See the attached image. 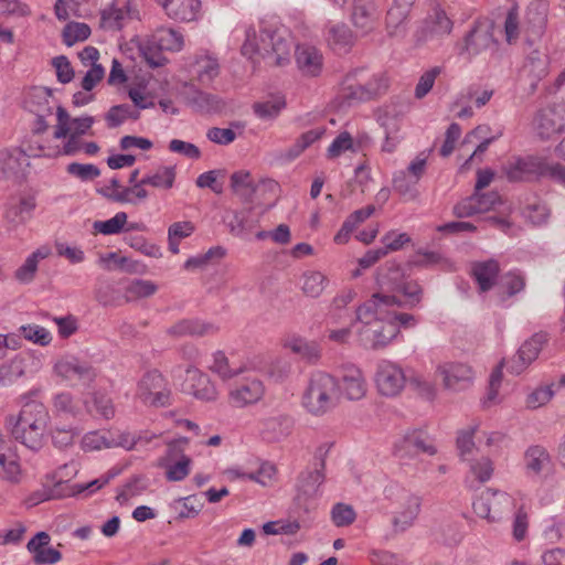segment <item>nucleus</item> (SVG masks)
<instances>
[{"label": "nucleus", "instance_id": "nucleus-49", "mask_svg": "<svg viewBox=\"0 0 565 565\" xmlns=\"http://www.w3.org/2000/svg\"><path fill=\"white\" fill-rule=\"evenodd\" d=\"M210 369L223 380L232 379L245 371V367L242 365L232 366L227 356L222 351H217L213 354V363Z\"/></svg>", "mask_w": 565, "mask_h": 565}, {"label": "nucleus", "instance_id": "nucleus-57", "mask_svg": "<svg viewBox=\"0 0 565 565\" xmlns=\"http://www.w3.org/2000/svg\"><path fill=\"white\" fill-rule=\"evenodd\" d=\"M282 102L278 98L257 102L253 105L254 114L262 120H273L280 114Z\"/></svg>", "mask_w": 565, "mask_h": 565}, {"label": "nucleus", "instance_id": "nucleus-44", "mask_svg": "<svg viewBox=\"0 0 565 565\" xmlns=\"http://www.w3.org/2000/svg\"><path fill=\"white\" fill-rule=\"evenodd\" d=\"M231 188L242 200L246 202L253 201L255 183L248 171L239 170L234 172L231 175Z\"/></svg>", "mask_w": 565, "mask_h": 565}, {"label": "nucleus", "instance_id": "nucleus-63", "mask_svg": "<svg viewBox=\"0 0 565 565\" xmlns=\"http://www.w3.org/2000/svg\"><path fill=\"white\" fill-rule=\"evenodd\" d=\"M66 171L82 181H92L100 175V170L92 163L72 162L66 167Z\"/></svg>", "mask_w": 565, "mask_h": 565}, {"label": "nucleus", "instance_id": "nucleus-60", "mask_svg": "<svg viewBox=\"0 0 565 565\" xmlns=\"http://www.w3.org/2000/svg\"><path fill=\"white\" fill-rule=\"evenodd\" d=\"M78 435L79 430L75 427H56L51 431L52 443L60 449L71 447Z\"/></svg>", "mask_w": 565, "mask_h": 565}, {"label": "nucleus", "instance_id": "nucleus-32", "mask_svg": "<svg viewBox=\"0 0 565 565\" xmlns=\"http://www.w3.org/2000/svg\"><path fill=\"white\" fill-rule=\"evenodd\" d=\"M35 209V200L33 196H22L19 201H10L7 204L4 211L6 221L17 226L26 222L31 217L33 210Z\"/></svg>", "mask_w": 565, "mask_h": 565}, {"label": "nucleus", "instance_id": "nucleus-1", "mask_svg": "<svg viewBox=\"0 0 565 565\" xmlns=\"http://www.w3.org/2000/svg\"><path fill=\"white\" fill-rule=\"evenodd\" d=\"M391 303V298H381L380 294H374L356 308L355 321L361 324L358 338L365 349L381 350L397 337V324L387 317Z\"/></svg>", "mask_w": 565, "mask_h": 565}, {"label": "nucleus", "instance_id": "nucleus-21", "mask_svg": "<svg viewBox=\"0 0 565 565\" xmlns=\"http://www.w3.org/2000/svg\"><path fill=\"white\" fill-rule=\"evenodd\" d=\"M454 22L446 14V12L439 8H436L434 12L425 20L418 40L429 41L435 38H441L451 33Z\"/></svg>", "mask_w": 565, "mask_h": 565}, {"label": "nucleus", "instance_id": "nucleus-41", "mask_svg": "<svg viewBox=\"0 0 565 565\" xmlns=\"http://www.w3.org/2000/svg\"><path fill=\"white\" fill-rule=\"evenodd\" d=\"M524 461L529 471L539 475L550 465L551 456L543 446L533 445L525 450Z\"/></svg>", "mask_w": 565, "mask_h": 565}, {"label": "nucleus", "instance_id": "nucleus-14", "mask_svg": "<svg viewBox=\"0 0 565 565\" xmlns=\"http://www.w3.org/2000/svg\"><path fill=\"white\" fill-rule=\"evenodd\" d=\"M158 466L166 470V479L172 482L184 480L191 472L192 459L184 454L180 445L169 444Z\"/></svg>", "mask_w": 565, "mask_h": 565}, {"label": "nucleus", "instance_id": "nucleus-6", "mask_svg": "<svg viewBox=\"0 0 565 565\" xmlns=\"http://www.w3.org/2000/svg\"><path fill=\"white\" fill-rule=\"evenodd\" d=\"M324 479L323 462L320 463L319 468L302 471L295 484L294 509H299L305 514H309L316 508V500L321 495V486Z\"/></svg>", "mask_w": 565, "mask_h": 565}, {"label": "nucleus", "instance_id": "nucleus-8", "mask_svg": "<svg viewBox=\"0 0 565 565\" xmlns=\"http://www.w3.org/2000/svg\"><path fill=\"white\" fill-rule=\"evenodd\" d=\"M394 493L398 494L401 502L398 509L393 514L392 527L395 533H403L415 524L420 513L422 498L399 488L398 486L392 484L385 488V494L387 498Z\"/></svg>", "mask_w": 565, "mask_h": 565}, {"label": "nucleus", "instance_id": "nucleus-11", "mask_svg": "<svg viewBox=\"0 0 565 565\" xmlns=\"http://www.w3.org/2000/svg\"><path fill=\"white\" fill-rule=\"evenodd\" d=\"M420 452L429 456L437 452L433 439L423 430L407 431L394 444V455L403 465H407Z\"/></svg>", "mask_w": 565, "mask_h": 565}, {"label": "nucleus", "instance_id": "nucleus-26", "mask_svg": "<svg viewBox=\"0 0 565 565\" xmlns=\"http://www.w3.org/2000/svg\"><path fill=\"white\" fill-rule=\"evenodd\" d=\"M352 22L362 33L374 28L377 18L376 6L373 0H353Z\"/></svg>", "mask_w": 565, "mask_h": 565}, {"label": "nucleus", "instance_id": "nucleus-18", "mask_svg": "<svg viewBox=\"0 0 565 565\" xmlns=\"http://www.w3.org/2000/svg\"><path fill=\"white\" fill-rule=\"evenodd\" d=\"M166 15L178 22L198 21L201 15V0H153Z\"/></svg>", "mask_w": 565, "mask_h": 565}, {"label": "nucleus", "instance_id": "nucleus-45", "mask_svg": "<svg viewBox=\"0 0 565 565\" xmlns=\"http://www.w3.org/2000/svg\"><path fill=\"white\" fill-rule=\"evenodd\" d=\"M68 497L65 489V481H56L53 487H42L32 492L25 503L28 507H35L44 501Z\"/></svg>", "mask_w": 565, "mask_h": 565}, {"label": "nucleus", "instance_id": "nucleus-42", "mask_svg": "<svg viewBox=\"0 0 565 565\" xmlns=\"http://www.w3.org/2000/svg\"><path fill=\"white\" fill-rule=\"evenodd\" d=\"M118 473V470L111 469L107 471L105 475L100 476L99 478L87 483L70 484L67 481H65L66 493H68V497L79 495L84 492H88V494H92L97 490L102 489L103 487H105Z\"/></svg>", "mask_w": 565, "mask_h": 565}, {"label": "nucleus", "instance_id": "nucleus-22", "mask_svg": "<svg viewBox=\"0 0 565 565\" xmlns=\"http://www.w3.org/2000/svg\"><path fill=\"white\" fill-rule=\"evenodd\" d=\"M264 395V386L260 381L250 380L235 388L228 394L230 404L237 408H243L257 403Z\"/></svg>", "mask_w": 565, "mask_h": 565}, {"label": "nucleus", "instance_id": "nucleus-24", "mask_svg": "<svg viewBox=\"0 0 565 565\" xmlns=\"http://www.w3.org/2000/svg\"><path fill=\"white\" fill-rule=\"evenodd\" d=\"M340 391H342L348 399H361L366 393V383L362 371L356 366L345 367L339 382Z\"/></svg>", "mask_w": 565, "mask_h": 565}, {"label": "nucleus", "instance_id": "nucleus-61", "mask_svg": "<svg viewBox=\"0 0 565 565\" xmlns=\"http://www.w3.org/2000/svg\"><path fill=\"white\" fill-rule=\"evenodd\" d=\"M355 511L349 504L337 503L331 510V520L334 525L339 527L352 524L355 521Z\"/></svg>", "mask_w": 565, "mask_h": 565}, {"label": "nucleus", "instance_id": "nucleus-15", "mask_svg": "<svg viewBox=\"0 0 565 565\" xmlns=\"http://www.w3.org/2000/svg\"><path fill=\"white\" fill-rule=\"evenodd\" d=\"M245 41L242 45V54L252 57L254 54L268 55L278 51V45L281 41L277 30H269L265 26L263 21L262 38L257 41L256 31L253 26L245 30Z\"/></svg>", "mask_w": 565, "mask_h": 565}, {"label": "nucleus", "instance_id": "nucleus-55", "mask_svg": "<svg viewBox=\"0 0 565 565\" xmlns=\"http://www.w3.org/2000/svg\"><path fill=\"white\" fill-rule=\"evenodd\" d=\"M126 223L127 214L125 212H118L109 220L95 221L93 228L104 235H114L120 233Z\"/></svg>", "mask_w": 565, "mask_h": 565}, {"label": "nucleus", "instance_id": "nucleus-3", "mask_svg": "<svg viewBox=\"0 0 565 565\" xmlns=\"http://www.w3.org/2000/svg\"><path fill=\"white\" fill-rule=\"evenodd\" d=\"M502 170L511 182L548 177L565 184V167L559 163H548L536 157H518L507 161Z\"/></svg>", "mask_w": 565, "mask_h": 565}, {"label": "nucleus", "instance_id": "nucleus-62", "mask_svg": "<svg viewBox=\"0 0 565 565\" xmlns=\"http://www.w3.org/2000/svg\"><path fill=\"white\" fill-rule=\"evenodd\" d=\"M441 73L440 66H434L423 73L415 87V97L418 99L424 98L433 88L437 76Z\"/></svg>", "mask_w": 565, "mask_h": 565}, {"label": "nucleus", "instance_id": "nucleus-31", "mask_svg": "<svg viewBox=\"0 0 565 565\" xmlns=\"http://www.w3.org/2000/svg\"><path fill=\"white\" fill-rule=\"evenodd\" d=\"M499 270V263L495 259H488L473 263L471 273L479 289L484 292L490 290L495 284Z\"/></svg>", "mask_w": 565, "mask_h": 565}, {"label": "nucleus", "instance_id": "nucleus-4", "mask_svg": "<svg viewBox=\"0 0 565 565\" xmlns=\"http://www.w3.org/2000/svg\"><path fill=\"white\" fill-rule=\"evenodd\" d=\"M339 398V382L323 372L311 375L303 393L302 405L313 415H323L332 409Z\"/></svg>", "mask_w": 565, "mask_h": 565}, {"label": "nucleus", "instance_id": "nucleus-35", "mask_svg": "<svg viewBox=\"0 0 565 565\" xmlns=\"http://www.w3.org/2000/svg\"><path fill=\"white\" fill-rule=\"evenodd\" d=\"M467 462L469 463V473L466 477V483L469 488H475V481L484 483L491 479L494 468L489 457L471 458Z\"/></svg>", "mask_w": 565, "mask_h": 565}, {"label": "nucleus", "instance_id": "nucleus-13", "mask_svg": "<svg viewBox=\"0 0 565 565\" xmlns=\"http://www.w3.org/2000/svg\"><path fill=\"white\" fill-rule=\"evenodd\" d=\"M548 341L546 332H536L525 340L518 352L507 361V370L511 374H522L539 356L543 347Z\"/></svg>", "mask_w": 565, "mask_h": 565}, {"label": "nucleus", "instance_id": "nucleus-52", "mask_svg": "<svg viewBox=\"0 0 565 565\" xmlns=\"http://www.w3.org/2000/svg\"><path fill=\"white\" fill-rule=\"evenodd\" d=\"M157 285L150 280L134 279L126 287L125 296L127 300H136L150 297L157 291Z\"/></svg>", "mask_w": 565, "mask_h": 565}, {"label": "nucleus", "instance_id": "nucleus-51", "mask_svg": "<svg viewBox=\"0 0 565 565\" xmlns=\"http://www.w3.org/2000/svg\"><path fill=\"white\" fill-rule=\"evenodd\" d=\"M172 508L180 519H191L195 518L201 512L203 504L195 495H189L174 500Z\"/></svg>", "mask_w": 565, "mask_h": 565}, {"label": "nucleus", "instance_id": "nucleus-7", "mask_svg": "<svg viewBox=\"0 0 565 565\" xmlns=\"http://www.w3.org/2000/svg\"><path fill=\"white\" fill-rule=\"evenodd\" d=\"M136 398L149 407H167L171 405V388L163 375L152 370L145 373L137 383Z\"/></svg>", "mask_w": 565, "mask_h": 565}, {"label": "nucleus", "instance_id": "nucleus-29", "mask_svg": "<svg viewBox=\"0 0 565 565\" xmlns=\"http://www.w3.org/2000/svg\"><path fill=\"white\" fill-rule=\"evenodd\" d=\"M535 129L541 138H550L562 130L563 118L555 107H546L539 111L535 117Z\"/></svg>", "mask_w": 565, "mask_h": 565}, {"label": "nucleus", "instance_id": "nucleus-38", "mask_svg": "<svg viewBox=\"0 0 565 565\" xmlns=\"http://www.w3.org/2000/svg\"><path fill=\"white\" fill-rule=\"evenodd\" d=\"M151 43L159 50L163 51H181L184 40L181 33L171 28H160L151 36Z\"/></svg>", "mask_w": 565, "mask_h": 565}, {"label": "nucleus", "instance_id": "nucleus-23", "mask_svg": "<svg viewBox=\"0 0 565 565\" xmlns=\"http://www.w3.org/2000/svg\"><path fill=\"white\" fill-rule=\"evenodd\" d=\"M296 63L300 72L306 76H318L322 71L323 57L321 52L308 44L297 45Z\"/></svg>", "mask_w": 565, "mask_h": 565}, {"label": "nucleus", "instance_id": "nucleus-36", "mask_svg": "<svg viewBox=\"0 0 565 565\" xmlns=\"http://www.w3.org/2000/svg\"><path fill=\"white\" fill-rule=\"evenodd\" d=\"M175 178L177 168L174 166H160L156 170L147 173L141 179V183L156 189L170 190L174 185Z\"/></svg>", "mask_w": 565, "mask_h": 565}, {"label": "nucleus", "instance_id": "nucleus-5", "mask_svg": "<svg viewBox=\"0 0 565 565\" xmlns=\"http://www.w3.org/2000/svg\"><path fill=\"white\" fill-rule=\"evenodd\" d=\"M377 284L381 288L379 294L396 295L404 298V303L409 308L417 307L423 298V289L415 280H408L402 267L390 263L377 276Z\"/></svg>", "mask_w": 565, "mask_h": 565}, {"label": "nucleus", "instance_id": "nucleus-12", "mask_svg": "<svg viewBox=\"0 0 565 565\" xmlns=\"http://www.w3.org/2000/svg\"><path fill=\"white\" fill-rule=\"evenodd\" d=\"M377 391L387 397L397 396L406 383V375L403 369L388 360H381L376 365L374 375Z\"/></svg>", "mask_w": 565, "mask_h": 565}, {"label": "nucleus", "instance_id": "nucleus-46", "mask_svg": "<svg viewBox=\"0 0 565 565\" xmlns=\"http://www.w3.org/2000/svg\"><path fill=\"white\" fill-rule=\"evenodd\" d=\"M194 72L202 85H209L220 74V65L215 57L202 56L195 61Z\"/></svg>", "mask_w": 565, "mask_h": 565}, {"label": "nucleus", "instance_id": "nucleus-58", "mask_svg": "<svg viewBox=\"0 0 565 565\" xmlns=\"http://www.w3.org/2000/svg\"><path fill=\"white\" fill-rule=\"evenodd\" d=\"M349 81L350 77L347 78L338 96L340 105L343 107H351L364 102L362 89L359 88L358 84H351Z\"/></svg>", "mask_w": 565, "mask_h": 565}, {"label": "nucleus", "instance_id": "nucleus-20", "mask_svg": "<svg viewBox=\"0 0 565 565\" xmlns=\"http://www.w3.org/2000/svg\"><path fill=\"white\" fill-rule=\"evenodd\" d=\"M56 374L68 381H92L95 376L92 366L75 356H64L54 366Z\"/></svg>", "mask_w": 565, "mask_h": 565}, {"label": "nucleus", "instance_id": "nucleus-54", "mask_svg": "<svg viewBox=\"0 0 565 565\" xmlns=\"http://www.w3.org/2000/svg\"><path fill=\"white\" fill-rule=\"evenodd\" d=\"M250 213L249 210H243L232 215L227 226L233 235L242 236L254 227L256 221L250 218Z\"/></svg>", "mask_w": 565, "mask_h": 565}, {"label": "nucleus", "instance_id": "nucleus-34", "mask_svg": "<svg viewBox=\"0 0 565 565\" xmlns=\"http://www.w3.org/2000/svg\"><path fill=\"white\" fill-rule=\"evenodd\" d=\"M280 184L273 179H262L254 188L252 202L264 205L266 209L275 206L278 202Z\"/></svg>", "mask_w": 565, "mask_h": 565}, {"label": "nucleus", "instance_id": "nucleus-25", "mask_svg": "<svg viewBox=\"0 0 565 565\" xmlns=\"http://www.w3.org/2000/svg\"><path fill=\"white\" fill-rule=\"evenodd\" d=\"M218 328L211 323L199 319H183L171 326L167 333L175 337H204L216 333Z\"/></svg>", "mask_w": 565, "mask_h": 565}, {"label": "nucleus", "instance_id": "nucleus-48", "mask_svg": "<svg viewBox=\"0 0 565 565\" xmlns=\"http://www.w3.org/2000/svg\"><path fill=\"white\" fill-rule=\"evenodd\" d=\"M327 277L317 270H309L302 275V291L312 298L319 297L327 286Z\"/></svg>", "mask_w": 565, "mask_h": 565}, {"label": "nucleus", "instance_id": "nucleus-30", "mask_svg": "<svg viewBox=\"0 0 565 565\" xmlns=\"http://www.w3.org/2000/svg\"><path fill=\"white\" fill-rule=\"evenodd\" d=\"M28 166V156L20 149L0 152V175L3 178L17 177Z\"/></svg>", "mask_w": 565, "mask_h": 565}, {"label": "nucleus", "instance_id": "nucleus-10", "mask_svg": "<svg viewBox=\"0 0 565 565\" xmlns=\"http://www.w3.org/2000/svg\"><path fill=\"white\" fill-rule=\"evenodd\" d=\"M56 102L51 89L46 87H32L24 96V108L36 117L33 131L43 134L49 128L46 118L52 116Z\"/></svg>", "mask_w": 565, "mask_h": 565}, {"label": "nucleus", "instance_id": "nucleus-9", "mask_svg": "<svg viewBox=\"0 0 565 565\" xmlns=\"http://www.w3.org/2000/svg\"><path fill=\"white\" fill-rule=\"evenodd\" d=\"M472 507L478 516L497 522L513 509L514 499L507 492L487 489L473 501Z\"/></svg>", "mask_w": 565, "mask_h": 565}, {"label": "nucleus", "instance_id": "nucleus-53", "mask_svg": "<svg viewBox=\"0 0 565 565\" xmlns=\"http://www.w3.org/2000/svg\"><path fill=\"white\" fill-rule=\"evenodd\" d=\"M478 426L473 425L466 429H462L458 433L457 436V449L459 451V456L463 461H468L471 459V455L476 448L473 436L477 431Z\"/></svg>", "mask_w": 565, "mask_h": 565}, {"label": "nucleus", "instance_id": "nucleus-37", "mask_svg": "<svg viewBox=\"0 0 565 565\" xmlns=\"http://www.w3.org/2000/svg\"><path fill=\"white\" fill-rule=\"evenodd\" d=\"M411 1L404 3H396L387 11L386 28L392 36H402L405 33V22L408 17V8Z\"/></svg>", "mask_w": 565, "mask_h": 565}, {"label": "nucleus", "instance_id": "nucleus-64", "mask_svg": "<svg viewBox=\"0 0 565 565\" xmlns=\"http://www.w3.org/2000/svg\"><path fill=\"white\" fill-rule=\"evenodd\" d=\"M544 536L551 543L565 539V518L552 516L544 529Z\"/></svg>", "mask_w": 565, "mask_h": 565}, {"label": "nucleus", "instance_id": "nucleus-47", "mask_svg": "<svg viewBox=\"0 0 565 565\" xmlns=\"http://www.w3.org/2000/svg\"><path fill=\"white\" fill-rule=\"evenodd\" d=\"M140 111L128 104L113 106L105 115V120L109 128H116L127 119H138Z\"/></svg>", "mask_w": 565, "mask_h": 565}, {"label": "nucleus", "instance_id": "nucleus-39", "mask_svg": "<svg viewBox=\"0 0 565 565\" xmlns=\"http://www.w3.org/2000/svg\"><path fill=\"white\" fill-rule=\"evenodd\" d=\"M50 255L47 247H41L26 257L24 263L15 270L14 277L21 284H30L35 276L38 265L41 259Z\"/></svg>", "mask_w": 565, "mask_h": 565}, {"label": "nucleus", "instance_id": "nucleus-43", "mask_svg": "<svg viewBox=\"0 0 565 565\" xmlns=\"http://www.w3.org/2000/svg\"><path fill=\"white\" fill-rule=\"evenodd\" d=\"M0 479L11 484H18L22 480V469L18 458L7 454V450L0 454Z\"/></svg>", "mask_w": 565, "mask_h": 565}, {"label": "nucleus", "instance_id": "nucleus-50", "mask_svg": "<svg viewBox=\"0 0 565 565\" xmlns=\"http://www.w3.org/2000/svg\"><path fill=\"white\" fill-rule=\"evenodd\" d=\"M417 183L418 182H415V179L407 175L405 171H398L393 178L394 190L408 201L418 198V191L416 189Z\"/></svg>", "mask_w": 565, "mask_h": 565}, {"label": "nucleus", "instance_id": "nucleus-17", "mask_svg": "<svg viewBox=\"0 0 565 565\" xmlns=\"http://www.w3.org/2000/svg\"><path fill=\"white\" fill-rule=\"evenodd\" d=\"M492 40V34L488 29L475 23L462 41L456 44L457 54L470 61L487 50Z\"/></svg>", "mask_w": 565, "mask_h": 565}, {"label": "nucleus", "instance_id": "nucleus-28", "mask_svg": "<svg viewBox=\"0 0 565 565\" xmlns=\"http://www.w3.org/2000/svg\"><path fill=\"white\" fill-rule=\"evenodd\" d=\"M547 74V56L537 50L532 51L525 58L521 70V76L527 77L532 89L536 87Z\"/></svg>", "mask_w": 565, "mask_h": 565}, {"label": "nucleus", "instance_id": "nucleus-27", "mask_svg": "<svg viewBox=\"0 0 565 565\" xmlns=\"http://www.w3.org/2000/svg\"><path fill=\"white\" fill-rule=\"evenodd\" d=\"M130 18V2L125 1L119 6L118 1L113 2L100 13L102 26L106 30L119 31Z\"/></svg>", "mask_w": 565, "mask_h": 565}, {"label": "nucleus", "instance_id": "nucleus-56", "mask_svg": "<svg viewBox=\"0 0 565 565\" xmlns=\"http://www.w3.org/2000/svg\"><path fill=\"white\" fill-rule=\"evenodd\" d=\"M90 35V28L86 23L71 22L63 30V42L67 46L85 41Z\"/></svg>", "mask_w": 565, "mask_h": 565}, {"label": "nucleus", "instance_id": "nucleus-16", "mask_svg": "<svg viewBox=\"0 0 565 565\" xmlns=\"http://www.w3.org/2000/svg\"><path fill=\"white\" fill-rule=\"evenodd\" d=\"M436 372L443 379L444 386L454 392L468 388L475 376L471 366L459 362L440 364Z\"/></svg>", "mask_w": 565, "mask_h": 565}, {"label": "nucleus", "instance_id": "nucleus-59", "mask_svg": "<svg viewBox=\"0 0 565 565\" xmlns=\"http://www.w3.org/2000/svg\"><path fill=\"white\" fill-rule=\"evenodd\" d=\"M322 135L321 130L312 129L302 134L295 145L285 154L288 160L296 159L306 148L317 141Z\"/></svg>", "mask_w": 565, "mask_h": 565}, {"label": "nucleus", "instance_id": "nucleus-33", "mask_svg": "<svg viewBox=\"0 0 565 565\" xmlns=\"http://www.w3.org/2000/svg\"><path fill=\"white\" fill-rule=\"evenodd\" d=\"M326 39L330 47L339 53L348 52L354 42L352 31L344 23L330 24L327 28Z\"/></svg>", "mask_w": 565, "mask_h": 565}, {"label": "nucleus", "instance_id": "nucleus-19", "mask_svg": "<svg viewBox=\"0 0 565 565\" xmlns=\"http://www.w3.org/2000/svg\"><path fill=\"white\" fill-rule=\"evenodd\" d=\"M183 392L204 402L214 401L217 397V391L209 376L195 367L186 370Z\"/></svg>", "mask_w": 565, "mask_h": 565}, {"label": "nucleus", "instance_id": "nucleus-40", "mask_svg": "<svg viewBox=\"0 0 565 565\" xmlns=\"http://www.w3.org/2000/svg\"><path fill=\"white\" fill-rule=\"evenodd\" d=\"M381 298H391L392 302L390 305V309L387 310V317L392 322H395L397 324V328L404 327V328H411L415 327L417 323V320L415 316L411 313L405 312H398L399 308H407V306L404 303V298H398L396 295H384L380 294ZM408 309H411L408 307Z\"/></svg>", "mask_w": 565, "mask_h": 565}, {"label": "nucleus", "instance_id": "nucleus-2", "mask_svg": "<svg viewBox=\"0 0 565 565\" xmlns=\"http://www.w3.org/2000/svg\"><path fill=\"white\" fill-rule=\"evenodd\" d=\"M50 422L46 407L35 401L25 403L18 416L7 418L11 436L31 450H40Z\"/></svg>", "mask_w": 565, "mask_h": 565}]
</instances>
